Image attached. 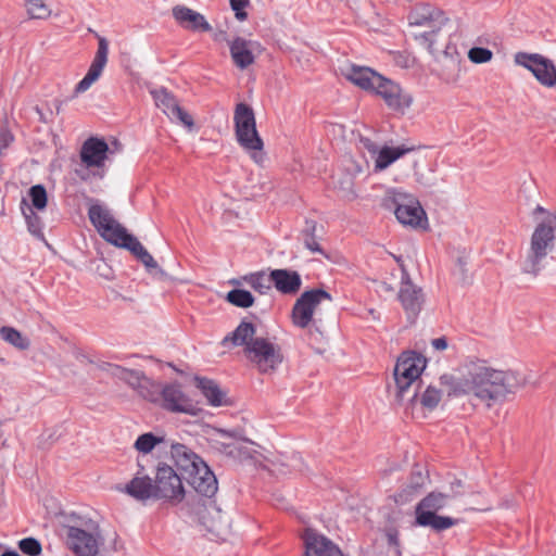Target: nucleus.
Returning a JSON list of instances; mask_svg holds the SVG:
<instances>
[{"label": "nucleus", "mask_w": 556, "mask_h": 556, "mask_svg": "<svg viewBox=\"0 0 556 556\" xmlns=\"http://www.w3.org/2000/svg\"><path fill=\"white\" fill-rule=\"evenodd\" d=\"M439 383L448 395H466L491 408L523 388L527 380L517 370L497 368L486 359L470 357L462 365L459 379L444 374L439 378Z\"/></svg>", "instance_id": "nucleus-1"}, {"label": "nucleus", "mask_w": 556, "mask_h": 556, "mask_svg": "<svg viewBox=\"0 0 556 556\" xmlns=\"http://www.w3.org/2000/svg\"><path fill=\"white\" fill-rule=\"evenodd\" d=\"M252 323L241 321L239 326L222 340L223 346H243V354L263 375H273L283 362L279 345L266 338L256 337Z\"/></svg>", "instance_id": "nucleus-2"}, {"label": "nucleus", "mask_w": 556, "mask_h": 556, "mask_svg": "<svg viewBox=\"0 0 556 556\" xmlns=\"http://www.w3.org/2000/svg\"><path fill=\"white\" fill-rule=\"evenodd\" d=\"M324 302L331 304L332 296L323 289H313L303 292L292 308L293 325L306 330L309 340L314 343H318L324 337L319 317V306Z\"/></svg>", "instance_id": "nucleus-3"}, {"label": "nucleus", "mask_w": 556, "mask_h": 556, "mask_svg": "<svg viewBox=\"0 0 556 556\" xmlns=\"http://www.w3.org/2000/svg\"><path fill=\"white\" fill-rule=\"evenodd\" d=\"M427 365L426 358L415 352L406 351L397 357L394 370L393 394L397 403L414 399L421 388L420 376Z\"/></svg>", "instance_id": "nucleus-4"}, {"label": "nucleus", "mask_w": 556, "mask_h": 556, "mask_svg": "<svg viewBox=\"0 0 556 556\" xmlns=\"http://www.w3.org/2000/svg\"><path fill=\"white\" fill-rule=\"evenodd\" d=\"M236 139L254 163L262 165L265 161L264 141L257 128L253 109L245 103H238L233 112Z\"/></svg>", "instance_id": "nucleus-5"}, {"label": "nucleus", "mask_w": 556, "mask_h": 556, "mask_svg": "<svg viewBox=\"0 0 556 556\" xmlns=\"http://www.w3.org/2000/svg\"><path fill=\"white\" fill-rule=\"evenodd\" d=\"M389 251L402 270V286L399 292V299L408 318H415L421 311L424 294L421 289L415 286L409 279L407 266L416 261V252L413 249L402 252L399 245Z\"/></svg>", "instance_id": "nucleus-6"}, {"label": "nucleus", "mask_w": 556, "mask_h": 556, "mask_svg": "<svg viewBox=\"0 0 556 556\" xmlns=\"http://www.w3.org/2000/svg\"><path fill=\"white\" fill-rule=\"evenodd\" d=\"M450 496L441 492H431L416 506V525L430 527L434 531H443L456 523L451 517L439 516L437 513L447 505Z\"/></svg>", "instance_id": "nucleus-7"}, {"label": "nucleus", "mask_w": 556, "mask_h": 556, "mask_svg": "<svg viewBox=\"0 0 556 556\" xmlns=\"http://www.w3.org/2000/svg\"><path fill=\"white\" fill-rule=\"evenodd\" d=\"M88 216L99 235L108 243H139L138 239L129 233L106 207L99 204L91 205Z\"/></svg>", "instance_id": "nucleus-8"}, {"label": "nucleus", "mask_w": 556, "mask_h": 556, "mask_svg": "<svg viewBox=\"0 0 556 556\" xmlns=\"http://www.w3.org/2000/svg\"><path fill=\"white\" fill-rule=\"evenodd\" d=\"M153 485L155 500H162L176 505L185 498V488L181 478L167 464H160L157 466Z\"/></svg>", "instance_id": "nucleus-9"}, {"label": "nucleus", "mask_w": 556, "mask_h": 556, "mask_svg": "<svg viewBox=\"0 0 556 556\" xmlns=\"http://www.w3.org/2000/svg\"><path fill=\"white\" fill-rule=\"evenodd\" d=\"M514 62L528 70L543 87H556V65L551 59L540 53L520 51L515 53Z\"/></svg>", "instance_id": "nucleus-10"}, {"label": "nucleus", "mask_w": 556, "mask_h": 556, "mask_svg": "<svg viewBox=\"0 0 556 556\" xmlns=\"http://www.w3.org/2000/svg\"><path fill=\"white\" fill-rule=\"evenodd\" d=\"M371 93L380 97L389 110L399 114H405L414 103L409 91L384 76L380 77Z\"/></svg>", "instance_id": "nucleus-11"}, {"label": "nucleus", "mask_w": 556, "mask_h": 556, "mask_svg": "<svg viewBox=\"0 0 556 556\" xmlns=\"http://www.w3.org/2000/svg\"><path fill=\"white\" fill-rule=\"evenodd\" d=\"M397 220L412 228L424 229L427 227L428 218L419 201L405 193H394L392 198Z\"/></svg>", "instance_id": "nucleus-12"}, {"label": "nucleus", "mask_w": 556, "mask_h": 556, "mask_svg": "<svg viewBox=\"0 0 556 556\" xmlns=\"http://www.w3.org/2000/svg\"><path fill=\"white\" fill-rule=\"evenodd\" d=\"M161 406L172 413L197 416L200 412L197 403L182 390L177 382L162 387L160 395Z\"/></svg>", "instance_id": "nucleus-13"}, {"label": "nucleus", "mask_w": 556, "mask_h": 556, "mask_svg": "<svg viewBox=\"0 0 556 556\" xmlns=\"http://www.w3.org/2000/svg\"><path fill=\"white\" fill-rule=\"evenodd\" d=\"M198 518L200 525L216 539H224L229 533V515L213 501L205 502L198 509Z\"/></svg>", "instance_id": "nucleus-14"}, {"label": "nucleus", "mask_w": 556, "mask_h": 556, "mask_svg": "<svg viewBox=\"0 0 556 556\" xmlns=\"http://www.w3.org/2000/svg\"><path fill=\"white\" fill-rule=\"evenodd\" d=\"M443 391L437 386L429 384L421 394L414 399L402 400L399 404L403 406L407 416L414 419H424L428 412H432L442 400Z\"/></svg>", "instance_id": "nucleus-15"}, {"label": "nucleus", "mask_w": 556, "mask_h": 556, "mask_svg": "<svg viewBox=\"0 0 556 556\" xmlns=\"http://www.w3.org/2000/svg\"><path fill=\"white\" fill-rule=\"evenodd\" d=\"M66 530V545L77 556H96L100 546L98 528L87 531L78 527L68 526Z\"/></svg>", "instance_id": "nucleus-16"}, {"label": "nucleus", "mask_w": 556, "mask_h": 556, "mask_svg": "<svg viewBox=\"0 0 556 556\" xmlns=\"http://www.w3.org/2000/svg\"><path fill=\"white\" fill-rule=\"evenodd\" d=\"M151 96L156 108L162 110L169 119L179 122L188 129H192L194 126L192 116L179 105L172 92L166 88H157L151 90Z\"/></svg>", "instance_id": "nucleus-17"}, {"label": "nucleus", "mask_w": 556, "mask_h": 556, "mask_svg": "<svg viewBox=\"0 0 556 556\" xmlns=\"http://www.w3.org/2000/svg\"><path fill=\"white\" fill-rule=\"evenodd\" d=\"M110 148L102 138L90 137L81 146L79 157L86 169H103Z\"/></svg>", "instance_id": "nucleus-18"}, {"label": "nucleus", "mask_w": 556, "mask_h": 556, "mask_svg": "<svg viewBox=\"0 0 556 556\" xmlns=\"http://www.w3.org/2000/svg\"><path fill=\"white\" fill-rule=\"evenodd\" d=\"M109 54V42L104 37L98 38V49L91 62V65L85 77L76 85L75 94L87 91L101 76Z\"/></svg>", "instance_id": "nucleus-19"}, {"label": "nucleus", "mask_w": 556, "mask_h": 556, "mask_svg": "<svg viewBox=\"0 0 556 556\" xmlns=\"http://www.w3.org/2000/svg\"><path fill=\"white\" fill-rule=\"evenodd\" d=\"M554 245H526L520 252V264L525 273L536 275L553 258Z\"/></svg>", "instance_id": "nucleus-20"}, {"label": "nucleus", "mask_w": 556, "mask_h": 556, "mask_svg": "<svg viewBox=\"0 0 556 556\" xmlns=\"http://www.w3.org/2000/svg\"><path fill=\"white\" fill-rule=\"evenodd\" d=\"M343 77L359 89L372 92L376 84L382 76L378 72L367 66L348 64L341 68Z\"/></svg>", "instance_id": "nucleus-21"}, {"label": "nucleus", "mask_w": 556, "mask_h": 556, "mask_svg": "<svg viewBox=\"0 0 556 556\" xmlns=\"http://www.w3.org/2000/svg\"><path fill=\"white\" fill-rule=\"evenodd\" d=\"M186 479L198 493L207 497L213 496L218 489L217 479L205 463H200Z\"/></svg>", "instance_id": "nucleus-22"}, {"label": "nucleus", "mask_w": 556, "mask_h": 556, "mask_svg": "<svg viewBox=\"0 0 556 556\" xmlns=\"http://www.w3.org/2000/svg\"><path fill=\"white\" fill-rule=\"evenodd\" d=\"M173 16L185 29L202 33L212 30V26L204 15L185 5H176L173 8Z\"/></svg>", "instance_id": "nucleus-23"}, {"label": "nucleus", "mask_w": 556, "mask_h": 556, "mask_svg": "<svg viewBox=\"0 0 556 556\" xmlns=\"http://www.w3.org/2000/svg\"><path fill=\"white\" fill-rule=\"evenodd\" d=\"M257 46V42L247 40L242 37H237L231 40L229 50L233 64L240 70H245L251 66L255 62L254 51Z\"/></svg>", "instance_id": "nucleus-24"}, {"label": "nucleus", "mask_w": 556, "mask_h": 556, "mask_svg": "<svg viewBox=\"0 0 556 556\" xmlns=\"http://www.w3.org/2000/svg\"><path fill=\"white\" fill-rule=\"evenodd\" d=\"M129 387L134 389L140 397L152 403H159L162 387L147 377L142 371H136L134 378L130 380Z\"/></svg>", "instance_id": "nucleus-25"}, {"label": "nucleus", "mask_w": 556, "mask_h": 556, "mask_svg": "<svg viewBox=\"0 0 556 556\" xmlns=\"http://www.w3.org/2000/svg\"><path fill=\"white\" fill-rule=\"evenodd\" d=\"M195 386L200 389L203 396L206 399L211 406H227L231 404L227 393L219 387V384L207 378H194Z\"/></svg>", "instance_id": "nucleus-26"}, {"label": "nucleus", "mask_w": 556, "mask_h": 556, "mask_svg": "<svg viewBox=\"0 0 556 556\" xmlns=\"http://www.w3.org/2000/svg\"><path fill=\"white\" fill-rule=\"evenodd\" d=\"M170 455L176 466L186 476L200 463H204L193 451L180 443H170Z\"/></svg>", "instance_id": "nucleus-27"}, {"label": "nucleus", "mask_w": 556, "mask_h": 556, "mask_svg": "<svg viewBox=\"0 0 556 556\" xmlns=\"http://www.w3.org/2000/svg\"><path fill=\"white\" fill-rule=\"evenodd\" d=\"M271 280H274L275 288L283 294H295L302 286L300 275L288 269L271 270Z\"/></svg>", "instance_id": "nucleus-28"}, {"label": "nucleus", "mask_w": 556, "mask_h": 556, "mask_svg": "<svg viewBox=\"0 0 556 556\" xmlns=\"http://www.w3.org/2000/svg\"><path fill=\"white\" fill-rule=\"evenodd\" d=\"M239 463L250 464L255 467L262 465V454L253 448L249 441L240 440L235 442L229 453L226 455Z\"/></svg>", "instance_id": "nucleus-29"}, {"label": "nucleus", "mask_w": 556, "mask_h": 556, "mask_svg": "<svg viewBox=\"0 0 556 556\" xmlns=\"http://www.w3.org/2000/svg\"><path fill=\"white\" fill-rule=\"evenodd\" d=\"M125 493L137 501L146 502L155 500L153 481L148 476H137L132 478L124 489Z\"/></svg>", "instance_id": "nucleus-30"}, {"label": "nucleus", "mask_w": 556, "mask_h": 556, "mask_svg": "<svg viewBox=\"0 0 556 556\" xmlns=\"http://www.w3.org/2000/svg\"><path fill=\"white\" fill-rule=\"evenodd\" d=\"M556 211L547 214L536 225L531 243H551L556 239Z\"/></svg>", "instance_id": "nucleus-31"}, {"label": "nucleus", "mask_w": 556, "mask_h": 556, "mask_svg": "<svg viewBox=\"0 0 556 556\" xmlns=\"http://www.w3.org/2000/svg\"><path fill=\"white\" fill-rule=\"evenodd\" d=\"M127 249L132 256L140 261L148 273L159 279H164L166 274L160 268L153 256L147 251L144 245H118Z\"/></svg>", "instance_id": "nucleus-32"}, {"label": "nucleus", "mask_w": 556, "mask_h": 556, "mask_svg": "<svg viewBox=\"0 0 556 556\" xmlns=\"http://www.w3.org/2000/svg\"><path fill=\"white\" fill-rule=\"evenodd\" d=\"M412 148H406L404 146L400 147H383L379 149L377 155L375 156V170L381 172L389 167L392 163L404 156L406 153L410 152Z\"/></svg>", "instance_id": "nucleus-33"}, {"label": "nucleus", "mask_w": 556, "mask_h": 556, "mask_svg": "<svg viewBox=\"0 0 556 556\" xmlns=\"http://www.w3.org/2000/svg\"><path fill=\"white\" fill-rule=\"evenodd\" d=\"M302 462L298 455L292 456H279L275 459H270L267 464L262 463V467L275 475H288L293 470H300Z\"/></svg>", "instance_id": "nucleus-34"}, {"label": "nucleus", "mask_w": 556, "mask_h": 556, "mask_svg": "<svg viewBox=\"0 0 556 556\" xmlns=\"http://www.w3.org/2000/svg\"><path fill=\"white\" fill-rule=\"evenodd\" d=\"M208 441L215 450L227 455L238 438L236 432L214 428L208 434Z\"/></svg>", "instance_id": "nucleus-35"}, {"label": "nucleus", "mask_w": 556, "mask_h": 556, "mask_svg": "<svg viewBox=\"0 0 556 556\" xmlns=\"http://www.w3.org/2000/svg\"><path fill=\"white\" fill-rule=\"evenodd\" d=\"M0 337L2 340L13 345L20 351L28 350L30 346V341L27 337L23 336L22 332L16 330L13 327H1L0 328Z\"/></svg>", "instance_id": "nucleus-36"}, {"label": "nucleus", "mask_w": 556, "mask_h": 556, "mask_svg": "<svg viewBox=\"0 0 556 556\" xmlns=\"http://www.w3.org/2000/svg\"><path fill=\"white\" fill-rule=\"evenodd\" d=\"M165 438L155 435L151 432L139 435L134 444V447L142 454L150 453L157 444L164 443Z\"/></svg>", "instance_id": "nucleus-37"}, {"label": "nucleus", "mask_w": 556, "mask_h": 556, "mask_svg": "<svg viewBox=\"0 0 556 556\" xmlns=\"http://www.w3.org/2000/svg\"><path fill=\"white\" fill-rule=\"evenodd\" d=\"M25 7L30 18L47 20L51 15V9L45 0H26Z\"/></svg>", "instance_id": "nucleus-38"}, {"label": "nucleus", "mask_w": 556, "mask_h": 556, "mask_svg": "<svg viewBox=\"0 0 556 556\" xmlns=\"http://www.w3.org/2000/svg\"><path fill=\"white\" fill-rule=\"evenodd\" d=\"M227 301L238 307H250L254 303V298L251 292L243 289H233L227 293Z\"/></svg>", "instance_id": "nucleus-39"}, {"label": "nucleus", "mask_w": 556, "mask_h": 556, "mask_svg": "<svg viewBox=\"0 0 556 556\" xmlns=\"http://www.w3.org/2000/svg\"><path fill=\"white\" fill-rule=\"evenodd\" d=\"M456 257V266H457V275H459L460 280L465 283L468 281L467 275V264L470 260V250L466 247L458 248L455 252Z\"/></svg>", "instance_id": "nucleus-40"}, {"label": "nucleus", "mask_w": 556, "mask_h": 556, "mask_svg": "<svg viewBox=\"0 0 556 556\" xmlns=\"http://www.w3.org/2000/svg\"><path fill=\"white\" fill-rule=\"evenodd\" d=\"M248 282L255 291H258L262 294L270 290L271 285H274V280H271V273L268 276L265 274L252 275Z\"/></svg>", "instance_id": "nucleus-41"}, {"label": "nucleus", "mask_w": 556, "mask_h": 556, "mask_svg": "<svg viewBox=\"0 0 556 556\" xmlns=\"http://www.w3.org/2000/svg\"><path fill=\"white\" fill-rule=\"evenodd\" d=\"M29 198L36 210H43L47 206V191L42 185H35L29 189Z\"/></svg>", "instance_id": "nucleus-42"}, {"label": "nucleus", "mask_w": 556, "mask_h": 556, "mask_svg": "<svg viewBox=\"0 0 556 556\" xmlns=\"http://www.w3.org/2000/svg\"><path fill=\"white\" fill-rule=\"evenodd\" d=\"M492 58L493 52L488 48L475 47L468 51V59L475 64L488 63Z\"/></svg>", "instance_id": "nucleus-43"}, {"label": "nucleus", "mask_w": 556, "mask_h": 556, "mask_svg": "<svg viewBox=\"0 0 556 556\" xmlns=\"http://www.w3.org/2000/svg\"><path fill=\"white\" fill-rule=\"evenodd\" d=\"M18 548L22 553L29 556H38L42 552L40 542L35 538H26L18 542Z\"/></svg>", "instance_id": "nucleus-44"}, {"label": "nucleus", "mask_w": 556, "mask_h": 556, "mask_svg": "<svg viewBox=\"0 0 556 556\" xmlns=\"http://www.w3.org/2000/svg\"><path fill=\"white\" fill-rule=\"evenodd\" d=\"M410 25L426 26L432 22V15L429 8H424L421 12L414 11L408 17Z\"/></svg>", "instance_id": "nucleus-45"}, {"label": "nucleus", "mask_w": 556, "mask_h": 556, "mask_svg": "<svg viewBox=\"0 0 556 556\" xmlns=\"http://www.w3.org/2000/svg\"><path fill=\"white\" fill-rule=\"evenodd\" d=\"M109 370L113 377L123 380L128 386L130 384V380L134 378V376L137 371L134 369H128V368L122 367L119 365H110Z\"/></svg>", "instance_id": "nucleus-46"}, {"label": "nucleus", "mask_w": 556, "mask_h": 556, "mask_svg": "<svg viewBox=\"0 0 556 556\" xmlns=\"http://www.w3.org/2000/svg\"><path fill=\"white\" fill-rule=\"evenodd\" d=\"M427 481V476L422 472L421 469H417L412 472L408 488L413 491H418L420 488L425 485Z\"/></svg>", "instance_id": "nucleus-47"}, {"label": "nucleus", "mask_w": 556, "mask_h": 556, "mask_svg": "<svg viewBox=\"0 0 556 556\" xmlns=\"http://www.w3.org/2000/svg\"><path fill=\"white\" fill-rule=\"evenodd\" d=\"M230 7L235 11V15L239 21H244L248 16L245 8L249 4V0H229Z\"/></svg>", "instance_id": "nucleus-48"}, {"label": "nucleus", "mask_w": 556, "mask_h": 556, "mask_svg": "<svg viewBox=\"0 0 556 556\" xmlns=\"http://www.w3.org/2000/svg\"><path fill=\"white\" fill-rule=\"evenodd\" d=\"M94 271L97 275L105 280L114 279V270L104 261H100L96 264Z\"/></svg>", "instance_id": "nucleus-49"}, {"label": "nucleus", "mask_w": 556, "mask_h": 556, "mask_svg": "<svg viewBox=\"0 0 556 556\" xmlns=\"http://www.w3.org/2000/svg\"><path fill=\"white\" fill-rule=\"evenodd\" d=\"M359 144L362 149H365L372 157H375L379 151V147L371 139L361 137Z\"/></svg>", "instance_id": "nucleus-50"}, {"label": "nucleus", "mask_w": 556, "mask_h": 556, "mask_svg": "<svg viewBox=\"0 0 556 556\" xmlns=\"http://www.w3.org/2000/svg\"><path fill=\"white\" fill-rule=\"evenodd\" d=\"M13 141V136L8 129L0 130V149L8 148Z\"/></svg>", "instance_id": "nucleus-51"}, {"label": "nucleus", "mask_w": 556, "mask_h": 556, "mask_svg": "<svg viewBox=\"0 0 556 556\" xmlns=\"http://www.w3.org/2000/svg\"><path fill=\"white\" fill-rule=\"evenodd\" d=\"M431 345L437 351H444L447 349V340L445 337L435 338L431 341Z\"/></svg>", "instance_id": "nucleus-52"}, {"label": "nucleus", "mask_w": 556, "mask_h": 556, "mask_svg": "<svg viewBox=\"0 0 556 556\" xmlns=\"http://www.w3.org/2000/svg\"><path fill=\"white\" fill-rule=\"evenodd\" d=\"M307 247H308V249L311 250L312 253H320L326 258L331 260L330 255L327 252H325L324 249H321L320 245L315 244V245H307Z\"/></svg>", "instance_id": "nucleus-53"}, {"label": "nucleus", "mask_w": 556, "mask_h": 556, "mask_svg": "<svg viewBox=\"0 0 556 556\" xmlns=\"http://www.w3.org/2000/svg\"><path fill=\"white\" fill-rule=\"evenodd\" d=\"M554 212H548L547 210H545L543 206L541 205H538L535 208H534V212L533 214L534 215H538V214H541L543 215V217L547 216V214H553Z\"/></svg>", "instance_id": "nucleus-54"}, {"label": "nucleus", "mask_w": 556, "mask_h": 556, "mask_svg": "<svg viewBox=\"0 0 556 556\" xmlns=\"http://www.w3.org/2000/svg\"><path fill=\"white\" fill-rule=\"evenodd\" d=\"M435 35L434 31H431V33H424V34H420V35H416V39H422V40H429L430 37H433Z\"/></svg>", "instance_id": "nucleus-55"}, {"label": "nucleus", "mask_w": 556, "mask_h": 556, "mask_svg": "<svg viewBox=\"0 0 556 556\" xmlns=\"http://www.w3.org/2000/svg\"><path fill=\"white\" fill-rule=\"evenodd\" d=\"M315 240H316V238L314 237V235H307V237L304 239V243L305 244L316 243Z\"/></svg>", "instance_id": "nucleus-56"}, {"label": "nucleus", "mask_w": 556, "mask_h": 556, "mask_svg": "<svg viewBox=\"0 0 556 556\" xmlns=\"http://www.w3.org/2000/svg\"><path fill=\"white\" fill-rule=\"evenodd\" d=\"M315 230V223L313 222H306V228L305 231H314Z\"/></svg>", "instance_id": "nucleus-57"}, {"label": "nucleus", "mask_w": 556, "mask_h": 556, "mask_svg": "<svg viewBox=\"0 0 556 556\" xmlns=\"http://www.w3.org/2000/svg\"><path fill=\"white\" fill-rule=\"evenodd\" d=\"M0 556H20V555L15 551H7V552L2 553Z\"/></svg>", "instance_id": "nucleus-58"}, {"label": "nucleus", "mask_w": 556, "mask_h": 556, "mask_svg": "<svg viewBox=\"0 0 556 556\" xmlns=\"http://www.w3.org/2000/svg\"><path fill=\"white\" fill-rule=\"evenodd\" d=\"M76 173L79 175V177L83 179V180H87L89 178V175L88 174H80V172L77 169Z\"/></svg>", "instance_id": "nucleus-59"}, {"label": "nucleus", "mask_w": 556, "mask_h": 556, "mask_svg": "<svg viewBox=\"0 0 556 556\" xmlns=\"http://www.w3.org/2000/svg\"><path fill=\"white\" fill-rule=\"evenodd\" d=\"M64 258H65V261H66V262H68V263H72V264H74V263H75V260H73V258H66V257H64Z\"/></svg>", "instance_id": "nucleus-60"}, {"label": "nucleus", "mask_w": 556, "mask_h": 556, "mask_svg": "<svg viewBox=\"0 0 556 556\" xmlns=\"http://www.w3.org/2000/svg\"><path fill=\"white\" fill-rule=\"evenodd\" d=\"M383 286H384V289H386V290H388V291H389V290H392V288H391V287H389V286H387L386 283H383Z\"/></svg>", "instance_id": "nucleus-61"}, {"label": "nucleus", "mask_w": 556, "mask_h": 556, "mask_svg": "<svg viewBox=\"0 0 556 556\" xmlns=\"http://www.w3.org/2000/svg\"><path fill=\"white\" fill-rule=\"evenodd\" d=\"M35 233H36V238H37V239H41V236H40V233H39V232L37 233V231H36Z\"/></svg>", "instance_id": "nucleus-62"}, {"label": "nucleus", "mask_w": 556, "mask_h": 556, "mask_svg": "<svg viewBox=\"0 0 556 556\" xmlns=\"http://www.w3.org/2000/svg\"><path fill=\"white\" fill-rule=\"evenodd\" d=\"M30 227H34V224H30ZM29 229H30L33 232H36V230H35V229H33V228H29Z\"/></svg>", "instance_id": "nucleus-63"}, {"label": "nucleus", "mask_w": 556, "mask_h": 556, "mask_svg": "<svg viewBox=\"0 0 556 556\" xmlns=\"http://www.w3.org/2000/svg\"><path fill=\"white\" fill-rule=\"evenodd\" d=\"M308 552H309V551H307V552L305 553V555H304V556H308Z\"/></svg>", "instance_id": "nucleus-64"}]
</instances>
